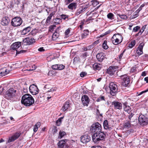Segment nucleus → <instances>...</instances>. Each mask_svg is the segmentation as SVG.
Returning <instances> with one entry per match:
<instances>
[{"mask_svg":"<svg viewBox=\"0 0 148 148\" xmlns=\"http://www.w3.org/2000/svg\"><path fill=\"white\" fill-rule=\"evenodd\" d=\"M38 130V127L35 125L34 127V132H36Z\"/></svg>","mask_w":148,"mask_h":148,"instance_id":"bf43d9fd","label":"nucleus"},{"mask_svg":"<svg viewBox=\"0 0 148 148\" xmlns=\"http://www.w3.org/2000/svg\"><path fill=\"white\" fill-rule=\"evenodd\" d=\"M59 36V34L56 32H54L52 35V39L53 40H56Z\"/></svg>","mask_w":148,"mask_h":148,"instance_id":"72a5a7b5","label":"nucleus"},{"mask_svg":"<svg viewBox=\"0 0 148 148\" xmlns=\"http://www.w3.org/2000/svg\"><path fill=\"white\" fill-rule=\"evenodd\" d=\"M40 124H41L40 123V122H38L35 125L37 126L38 127H39L40 125Z\"/></svg>","mask_w":148,"mask_h":148,"instance_id":"0e129e2a","label":"nucleus"},{"mask_svg":"<svg viewBox=\"0 0 148 148\" xmlns=\"http://www.w3.org/2000/svg\"><path fill=\"white\" fill-rule=\"evenodd\" d=\"M21 42H16L13 43L11 47L13 50H16V54H19L20 53H23L25 52V51L21 50L20 51H17V49L21 46Z\"/></svg>","mask_w":148,"mask_h":148,"instance_id":"6e6552de","label":"nucleus"},{"mask_svg":"<svg viewBox=\"0 0 148 148\" xmlns=\"http://www.w3.org/2000/svg\"><path fill=\"white\" fill-rule=\"evenodd\" d=\"M36 69V67L35 66L33 65L32 66V67H31L29 69H28V71H32Z\"/></svg>","mask_w":148,"mask_h":148,"instance_id":"5fc2aeb1","label":"nucleus"},{"mask_svg":"<svg viewBox=\"0 0 148 148\" xmlns=\"http://www.w3.org/2000/svg\"><path fill=\"white\" fill-rule=\"evenodd\" d=\"M125 51H123L119 56V59H121L122 58V56L123 54V53Z\"/></svg>","mask_w":148,"mask_h":148,"instance_id":"e2e57ef3","label":"nucleus"},{"mask_svg":"<svg viewBox=\"0 0 148 148\" xmlns=\"http://www.w3.org/2000/svg\"><path fill=\"white\" fill-rule=\"evenodd\" d=\"M144 45V44L143 42L141 43L139 45L136 50V53L138 55H140L143 53V49Z\"/></svg>","mask_w":148,"mask_h":148,"instance_id":"a211bd4d","label":"nucleus"},{"mask_svg":"<svg viewBox=\"0 0 148 148\" xmlns=\"http://www.w3.org/2000/svg\"><path fill=\"white\" fill-rule=\"evenodd\" d=\"M22 23V19L19 17H15L12 20L11 25L14 27H17L20 26Z\"/></svg>","mask_w":148,"mask_h":148,"instance_id":"20e7f679","label":"nucleus"},{"mask_svg":"<svg viewBox=\"0 0 148 148\" xmlns=\"http://www.w3.org/2000/svg\"><path fill=\"white\" fill-rule=\"evenodd\" d=\"M10 71L8 70L6 68H3L0 69V75L1 76H5L8 74Z\"/></svg>","mask_w":148,"mask_h":148,"instance_id":"6ab92c4d","label":"nucleus"},{"mask_svg":"<svg viewBox=\"0 0 148 148\" xmlns=\"http://www.w3.org/2000/svg\"><path fill=\"white\" fill-rule=\"evenodd\" d=\"M87 73L85 72H82L80 74V76L82 77H83L86 75Z\"/></svg>","mask_w":148,"mask_h":148,"instance_id":"603ef678","label":"nucleus"},{"mask_svg":"<svg viewBox=\"0 0 148 148\" xmlns=\"http://www.w3.org/2000/svg\"><path fill=\"white\" fill-rule=\"evenodd\" d=\"M62 120L61 119H59L56 121V123L58 126H60Z\"/></svg>","mask_w":148,"mask_h":148,"instance_id":"09e8293b","label":"nucleus"},{"mask_svg":"<svg viewBox=\"0 0 148 148\" xmlns=\"http://www.w3.org/2000/svg\"><path fill=\"white\" fill-rule=\"evenodd\" d=\"M52 132L53 134H55V133H56L57 131V130L56 127L54 126L52 129Z\"/></svg>","mask_w":148,"mask_h":148,"instance_id":"8fccbe9b","label":"nucleus"},{"mask_svg":"<svg viewBox=\"0 0 148 148\" xmlns=\"http://www.w3.org/2000/svg\"><path fill=\"white\" fill-rule=\"evenodd\" d=\"M34 101L32 97L30 94H26L22 97L21 102L26 106H30L34 103Z\"/></svg>","mask_w":148,"mask_h":148,"instance_id":"f257e3e1","label":"nucleus"},{"mask_svg":"<svg viewBox=\"0 0 148 148\" xmlns=\"http://www.w3.org/2000/svg\"><path fill=\"white\" fill-rule=\"evenodd\" d=\"M101 126L99 123L97 122L93 123L91 126L90 131L93 133L100 132L101 131Z\"/></svg>","mask_w":148,"mask_h":148,"instance_id":"7ed1b4c3","label":"nucleus"},{"mask_svg":"<svg viewBox=\"0 0 148 148\" xmlns=\"http://www.w3.org/2000/svg\"><path fill=\"white\" fill-rule=\"evenodd\" d=\"M103 126L105 129L110 130L111 128L109 127L108 125V121L107 120H105L103 122Z\"/></svg>","mask_w":148,"mask_h":148,"instance_id":"393cba45","label":"nucleus"},{"mask_svg":"<svg viewBox=\"0 0 148 148\" xmlns=\"http://www.w3.org/2000/svg\"><path fill=\"white\" fill-rule=\"evenodd\" d=\"M131 127V124L130 123V121H128L127 122L124 123V127L126 128H128Z\"/></svg>","mask_w":148,"mask_h":148,"instance_id":"f704fd0d","label":"nucleus"},{"mask_svg":"<svg viewBox=\"0 0 148 148\" xmlns=\"http://www.w3.org/2000/svg\"><path fill=\"white\" fill-rule=\"evenodd\" d=\"M84 10L82 8H80L79 9H78L76 12L75 14L77 16L79 15L81 13L83 12Z\"/></svg>","mask_w":148,"mask_h":148,"instance_id":"7c9ffc66","label":"nucleus"},{"mask_svg":"<svg viewBox=\"0 0 148 148\" xmlns=\"http://www.w3.org/2000/svg\"><path fill=\"white\" fill-rule=\"evenodd\" d=\"M31 30V27L29 26L25 28L21 32L22 35H25L27 33L29 32Z\"/></svg>","mask_w":148,"mask_h":148,"instance_id":"a878e982","label":"nucleus"},{"mask_svg":"<svg viewBox=\"0 0 148 148\" xmlns=\"http://www.w3.org/2000/svg\"><path fill=\"white\" fill-rule=\"evenodd\" d=\"M145 5L144 4H143L142 5H140V7L138 9V10L139 11H140V10H141L142 9V8Z\"/></svg>","mask_w":148,"mask_h":148,"instance_id":"680f3d73","label":"nucleus"},{"mask_svg":"<svg viewBox=\"0 0 148 148\" xmlns=\"http://www.w3.org/2000/svg\"><path fill=\"white\" fill-rule=\"evenodd\" d=\"M136 44V41L135 40H132L129 45V47L130 48H132Z\"/></svg>","mask_w":148,"mask_h":148,"instance_id":"c9c22d12","label":"nucleus"},{"mask_svg":"<svg viewBox=\"0 0 148 148\" xmlns=\"http://www.w3.org/2000/svg\"><path fill=\"white\" fill-rule=\"evenodd\" d=\"M113 36H115L116 37L115 38L120 39L121 40V41H122L123 40V38L122 36L119 34H115L113 35Z\"/></svg>","mask_w":148,"mask_h":148,"instance_id":"2f4dec72","label":"nucleus"},{"mask_svg":"<svg viewBox=\"0 0 148 148\" xmlns=\"http://www.w3.org/2000/svg\"><path fill=\"white\" fill-rule=\"evenodd\" d=\"M65 67V66L62 64H58V70H62Z\"/></svg>","mask_w":148,"mask_h":148,"instance_id":"c03bdc74","label":"nucleus"},{"mask_svg":"<svg viewBox=\"0 0 148 148\" xmlns=\"http://www.w3.org/2000/svg\"><path fill=\"white\" fill-rule=\"evenodd\" d=\"M66 135V133L64 131H60L59 132V138H61L64 136Z\"/></svg>","mask_w":148,"mask_h":148,"instance_id":"473e14b6","label":"nucleus"},{"mask_svg":"<svg viewBox=\"0 0 148 148\" xmlns=\"http://www.w3.org/2000/svg\"><path fill=\"white\" fill-rule=\"evenodd\" d=\"M87 48L88 49V50H90L92 49V46L91 45H90L88 47H87Z\"/></svg>","mask_w":148,"mask_h":148,"instance_id":"69168bd1","label":"nucleus"},{"mask_svg":"<svg viewBox=\"0 0 148 148\" xmlns=\"http://www.w3.org/2000/svg\"><path fill=\"white\" fill-rule=\"evenodd\" d=\"M48 85H46L45 87V88L48 89V90H47V92L48 93V95L49 94V95H50V94H51V96H53L55 94L54 92L56 91V88H51L49 89L48 88Z\"/></svg>","mask_w":148,"mask_h":148,"instance_id":"f3484780","label":"nucleus"},{"mask_svg":"<svg viewBox=\"0 0 148 148\" xmlns=\"http://www.w3.org/2000/svg\"><path fill=\"white\" fill-rule=\"evenodd\" d=\"M140 27L138 26H137L134 28L133 30V32H136L140 29Z\"/></svg>","mask_w":148,"mask_h":148,"instance_id":"a18cd8bd","label":"nucleus"},{"mask_svg":"<svg viewBox=\"0 0 148 148\" xmlns=\"http://www.w3.org/2000/svg\"><path fill=\"white\" fill-rule=\"evenodd\" d=\"M138 121L141 125H146L148 122V117L143 115H140L138 118Z\"/></svg>","mask_w":148,"mask_h":148,"instance_id":"0eeeda50","label":"nucleus"},{"mask_svg":"<svg viewBox=\"0 0 148 148\" xmlns=\"http://www.w3.org/2000/svg\"><path fill=\"white\" fill-rule=\"evenodd\" d=\"M118 15L119 16V17L123 19H126L127 18V16L125 15V14H118Z\"/></svg>","mask_w":148,"mask_h":148,"instance_id":"a19ab883","label":"nucleus"},{"mask_svg":"<svg viewBox=\"0 0 148 148\" xmlns=\"http://www.w3.org/2000/svg\"><path fill=\"white\" fill-rule=\"evenodd\" d=\"M82 102L84 106H88L89 102V98L87 95H84L82 98Z\"/></svg>","mask_w":148,"mask_h":148,"instance_id":"dca6fc26","label":"nucleus"},{"mask_svg":"<svg viewBox=\"0 0 148 148\" xmlns=\"http://www.w3.org/2000/svg\"><path fill=\"white\" fill-rule=\"evenodd\" d=\"M30 92L33 95H36L38 93V88L34 84L31 85L29 88Z\"/></svg>","mask_w":148,"mask_h":148,"instance_id":"9b49d317","label":"nucleus"},{"mask_svg":"<svg viewBox=\"0 0 148 148\" xmlns=\"http://www.w3.org/2000/svg\"><path fill=\"white\" fill-rule=\"evenodd\" d=\"M123 107L124 110L128 114H130L131 112V108L130 107L127 105V103H124Z\"/></svg>","mask_w":148,"mask_h":148,"instance_id":"aec40b11","label":"nucleus"},{"mask_svg":"<svg viewBox=\"0 0 148 148\" xmlns=\"http://www.w3.org/2000/svg\"><path fill=\"white\" fill-rule=\"evenodd\" d=\"M23 41L26 42L27 44L30 45L34 42L35 40L34 38H27L24 40Z\"/></svg>","mask_w":148,"mask_h":148,"instance_id":"4be33fe9","label":"nucleus"},{"mask_svg":"<svg viewBox=\"0 0 148 148\" xmlns=\"http://www.w3.org/2000/svg\"><path fill=\"white\" fill-rule=\"evenodd\" d=\"M51 17L50 16H49L47 17V19L46 22L47 23H48L49 22L51 19Z\"/></svg>","mask_w":148,"mask_h":148,"instance_id":"4d7b16f0","label":"nucleus"},{"mask_svg":"<svg viewBox=\"0 0 148 148\" xmlns=\"http://www.w3.org/2000/svg\"><path fill=\"white\" fill-rule=\"evenodd\" d=\"M148 91V88L146 90H144V91H143L141 92H140L139 94H138L137 95L138 96H140L141 95H142V94H143V93H145V92H147Z\"/></svg>","mask_w":148,"mask_h":148,"instance_id":"3c124183","label":"nucleus"},{"mask_svg":"<svg viewBox=\"0 0 148 148\" xmlns=\"http://www.w3.org/2000/svg\"><path fill=\"white\" fill-rule=\"evenodd\" d=\"M90 140V137L87 135H83L80 137L81 141L84 143H86L89 142Z\"/></svg>","mask_w":148,"mask_h":148,"instance_id":"4468645a","label":"nucleus"},{"mask_svg":"<svg viewBox=\"0 0 148 148\" xmlns=\"http://www.w3.org/2000/svg\"><path fill=\"white\" fill-rule=\"evenodd\" d=\"M69 102H66L62 107L61 110L63 111H65L69 107Z\"/></svg>","mask_w":148,"mask_h":148,"instance_id":"c85d7f7f","label":"nucleus"},{"mask_svg":"<svg viewBox=\"0 0 148 148\" xmlns=\"http://www.w3.org/2000/svg\"><path fill=\"white\" fill-rule=\"evenodd\" d=\"M118 68L115 66H111L107 70V73L110 75H113L116 71H117Z\"/></svg>","mask_w":148,"mask_h":148,"instance_id":"9d476101","label":"nucleus"},{"mask_svg":"<svg viewBox=\"0 0 148 148\" xmlns=\"http://www.w3.org/2000/svg\"><path fill=\"white\" fill-rule=\"evenodd\" d=\"M134 115V114H133L132 113H131V114H130L128 116V117L129 119L131 120V118L133 116V115Z\"/></svg>","mask_w":148,"mask_h":148,"instance_id":"6e6d98bb","label":"nucleus"},{"mask_svg":"<svg viewBox=\"0 0 148 148\" xmlns=\"http://www.w3.org/2000/svg\"><path fill=\"white\" fill-rule=\"evenodd\" d=\"M140 12L138 10H136L135 12L134 13V15L133 16L132 18H135L137 17L138 15V14Z\"/></svg>","mask_w":148,"mask_h":148,"instance_id":"ea45409f","label":"nucleus"},{"mask_svg":"<svg viewBox=\"0 0 148 148\" xmlns=\"http://www.w3.org/2000/svg\"><path fill=\"white\" fill-rule=\"evenodd\" d=\"M109 88L110 90V93L112 96L115 95L117 93V85L113 82H111L110 84Z\"/></svg>","mask_w":148,"mask_h":148,"instance_id":"423d86ee","label":"nucleus"},{"mask_svg":"<svg viewBox=\"0 0 148 148\" xmlns=\"http://www.w3.org/2000/svg\"><path fill=\"white\" fill-rule=\"evenodd\" d=\"M97 59L100 62H102L104 59V56L102 53H98L96 56Z\"/></svg>","mask_w":148,"mask_h":148,"instance_id":"5701e85b","label":"nucleus"},{"mask_svg":"<svg viewBox=\"0 0 148 148\" xmlns=\"http://www.w3.org/2000/svg\"><path fill=\"white\" fill-rule=\"evenodd\" d=\"M107 17L108 18L111 20L113 19L114 15L111 13L108 14L107 15Z\"/></svg>","mask_w":148,"mask_h":148,"instance_id":"58836bf2","label":"nucleus"},{"mask_svg":"<svg viewBox=\"0 0 148 148\" xmlns=\"http://www.w3.org/2000/svg\"><path fill=\"white\" fill-rule=\"evenodd\" d=\"M10 22V20L8 17L5 16L3 17L1 20V23L3 26L7 25Z\"/></svg>","mask_w":148,"mask_h":148,"instance_id":"2eb2a0df","label":"nucleus"},{"mask_svg":"<svg viewBox=\"0 0 148 148\" xmlns=\"http://www.w3.org/2000/svg\"><path fill=\"white\" fill-rule=\"evenodd\" d=\"M93 68L94 70H99L101 67L100 66V64L97 63H95L93 65Z\"/></svg>","mask_w":148,"mask_h":148,"instance_id":"c756f323","label":"nucleus"},{"mask_svg":"<svg viewBox=\"0 0 148 148\" xmlns=\"http://www.w3.org/2000/svg\"><path fill=\"white\" fill-rule=\"evenodd\" d=\"M105 100V97L103 96H101L97 99V101H102Z\"/></svg>","mask_w":148,"mask_h":148,"instance_id":"37998d69","label":"nucleus"},{"mask_svg":"<svg viewBox=\"0 0 148 148\" xmlns=\"http://www.w3.org/2000/svg\"><path fill=\"white\" fill-rule=\"evenodd\" d=\"M70 30L69 29H68L65 31V34L66 35H68L70 33Z\"/></svg>","mask_w":148,"mask_h":148,"instance_id":"13d9d810","label":"nucleus"},{"mask_svg":"<svg viewBox=\"0 0 148 148\" xmlns=\"http://www.w3.org/2000/svg\"><path fill=\"white\" fill-rule=\"evenodd\" d=\"M115 38V36H112V42L114 45H118L119 43L121 42L122 41L120 39Z\"/></svg>","mask_w":148,"mask_h":148,"instance_id":"b1692460","label":"nucleus"},{"mask_svg":"<svg viewBox=\"0 0 148 148\" xmlns=\"http://www.w3.org/2000/svg\"><path fill=\"white\" fill-rule=\"evenodd\" d=\"M144 80L147 83L148 82V77H146L144 78Z\"/></svg>","mask_w":148,"mask_h":148,"instance_id":"774afa93","label":"nucleus"},{"mask_svg":"<svg viewBox=\"0 0 148 148\" xmlns=\"http://www.w3.org/2000/svg\"><path fill=\"white\" fill-rule=\"evenodd\" d=\"M20 135V133H16L11 137L9 138V139L7 142L8 143H10L15 140L19 137Z\"/></svg>","mask_w":148,"mask_h":148,"instance_id":"ddd939ff","label":"nucleus"},{"mask_svg":"<svg viewBox=\"0 0 148 148\" xmlns=\"http://www.w3.org/2000/svg\"><path fill=\"white\" fill-rule=\"evenodd\" d=\"M105 136V135L104 133L98 132L94 133L92 136V138L93 141L95 143H97L98 141L103 140Z\"/></svg>","mask_w":148,"mask_h":148,"instance_id":"f03ea898","label":"nucleus"},{"mask_svg":"<svg viewBox=\"0 0 148 148\" xmlns=\"http://www.w3.org/2000/svg\"><path fill=\"white\" fill-rule=\"evenodd\" d=\"M121 78L123 79L122 82V85L125 87H126L130 82L129 78L126 75H122Z\"/></svg>","mask_w":148,"mask_h":148,"instance_id":"1a4fd4ad","label":"nucleus"},{"mask_svg":"<svg viewBox=\"0 0 148 148\" xmlns=\"http://www.w3.org/2000/svg\"><path fill=\"white\" fill-rule=\"evenodd\" d=\"M56 26L55 25H52L49 27V30L50 32H52L53 31V29L56 27Z\"/></svg>","mask_w":148,"mask_h":148,"instance_id":"49530a36","label":"nucleus"},{"mask_svg":"<svg viewBox=\"0 0 148 148\" xmlns=\"http://www.w3.org/2000/svg\"><path fill=\"white\" fill-rule=\"evenodd\" d=\"M143 32L142 29L140 30L138 33L136 34L135 36H137L139 35H141Z\"/></svg>","mask_w":148,"mask_h":148,"instance_id":"864d4df0","label":"nucleus"},{"mask_svg":"<svg viewBox=\"0 0 148 148\" xmlns=\"http://www.w3.org/2000/svg\"><path fill=\"white\" fill-rule=\"evenodd\" d=\"M146 73L145 71H143L142 73L141 74V75L142 76H146Z\"/></svg>","mask_w":148,"mask_h":148,"instance_id":"338daca9","label":"nucleus"},{"mask_svg":"<svg viewBox=\"0 0 148 148\" xmlns=\"http://www.w3.org/2000/svg\"><path fill=\"white\" fill-rule=\"evenodd\" d=\"M89 32L87 30H85L81 34V36L82 39L86 38L88 35Z\"/></svg>","mask_w":148,"mask_h":148,"instance_id":"bb28decb","label":"nucleus"},{"mask_svg":"<svg viewBox=\"0 0 148 148\" xmlns=\"http://www.w3.org/2000/svg\"><path fill=\"white\" fill-rule=\"evenodd\" d=\"M58 64L54 65L52 66L51 68H52V69H53V70H58Z\"/></svg>","mask_w":148,"mask_h":148,"instance_id":"de8ad7c7","label":"nucleus"},{"mask_svg":"<svg viewBox=\"0 0 148 148\" xmlns=\"http://www.w3.org/2000/svg\"><path fill=\"white\" fill-rule=\"evenodd\" d=\"M112 104L114 105L115 108L121 109L122 108V105L121 103L118 102H113Z\"/></svg>","mask_w":148,"mask_h":148,"instance_id":"412c9836","label":"nucleus"},{"mask_svg":"<svg viewBox=\"0 0 148 148\" xmlns=\"http://www.w3.org/2000/svg\"><path fill=\"white\" fill-rule=\"evenodd\" d=\"M61 22V20L60 18H56L54 20V23L56 25H58Z\"/></svg>","mask_w":148,"mask_h":148,"instance_id":"e433bc0d","label":"nucleus"},{"mask_svg":"<svg viewBox=\"0 0 148 148\" xmlns=\"http://www.w3.org/2000/svg\"><path fill=\"white\" fill-rule=\"evenodd\" d=\"M16 90L13 88H11L8 90L6 92L5 96L8 99H10L14 97L16 94Z\"/></svg>","mask_w":148,"mask_h":148,"instance_id":"39448f33","label":"nucleus"},{"mask_svg":"<svg viewBox=\"0 0 148 148\" xmlns=\"http://www.w3.org/2000/svg\"><path fill=\"white\" fill-rule=\"evenodd\" d=\"M67 139L63 140L60 141L58 143V148H66L67 147Z\"/></svg>","mask_w":148,"mask_h":148,"instance_id":"f8f14e48","label":"nucleus"},{"mask_svg":"<svg viewBox=\"0 0 148 148\" xmlns=\"http://www.w3.org/2000/svg\"><path fill=\"white\" fill-rule=\"evenodd\" d=\"M61 19H62L64 20H66V19L68 18V16L65 14H62L60 16Z\"/></svg>","mask_w":148,"mask_h":148,"instance_id":"79ce46f5","label":"nucleus"},{"mask_svg":"<svg viewBox=\"0 0 148 148\" xmlns=\"http://www.w3.org/2000/svg\"><path fill=\"white\" fill-rule=\"evenodd\" d=\"M76 4L75 3H70L68 7V8L70 9L73 10V9H75L76 8Z\"/></svg>","mask_w":148,"mask_h":148,"instance_id":"cd10ccee","label":"nucleus"},{"mask_svg":"<svg viewBox=\"0 0 148 148\" xmlns=\"http://www.w3.org/2000/svg\"><path fill=\"white\" fill-rule=\"evenodd\" d=\"M103 48L105 49L108 48V47L107 45V42L106 41H104L102 45Z\"/></svg>","mask_w":148,"mask_h":148,"instance_id":"4c0bfd02","label":"nucleus"},{"mask_svg":"<svg viewBox=\"0 0 148 148\" xmlns=\"http://www.w3.org/2000/svg\"><path fill=\"white\" fill-rule=\"evenodd\" d=\"M38 50L40 51H45V50L44 49L43 47H41L39 48Z\"/></svg>","mask_w":148,"mask_h":148,"instance_id":"052dcab7","label":"nucleus"}]
</instances>
